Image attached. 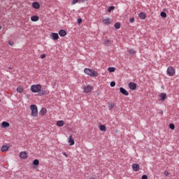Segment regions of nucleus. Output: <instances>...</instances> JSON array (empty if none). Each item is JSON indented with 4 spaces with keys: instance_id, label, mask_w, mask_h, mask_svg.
I'll return each instance as SVG.
<instances>
[{
    "instance_id": "nucleus-1",
    "label": "nucleus",
    "mask_w": 179,
    "mask_h": 179,
    "mask_svg": "<svg viewBox=\"0 0 179 179\" xmlns=\"http://www.w3.org/2000/svg\"><path fill=\"white\" fill-rule=\"evenodd\" d=\"M84 72L86 75H88L89 76H92V78H96L99 76V73H97V71L93 69L85 68L84 69Z\"/></svg>"
},
{
    "instance_id": "nucleus-2",
    "label": "nucleus",
    "mask_w": 179,
    "mask_h": 179,
    "mask_svg": "<svg viewBox=\"0 0 179 179\" xmlns=\"http://www.w3.org/2000/svg\"><path fill=\"white\" fill-rule=\"evenodd\" d=\"M41 90V85L36 84L31 86L32 93H38Z\"/></svg>"
},
{
    "instance_id": "nucleus-3",
    "label": "nucleus",
    "mask_w": 179,
    "mask_h": 179,
    "mask_svg": "<svg viewBox=\"0 0 179 179\" xmlns=\"http://www.w3.org/2000/svg\"><path fill=\"white\" fill-rule=\"evenodd\" d=\"M30 108L31 110V115L33 117H37V115H38V109H37V106L31 105Z\"/></svg>"
},
{
    "instance_id": "nucleus-4",
    "label": "nucleus",
    "mask_w": 179,
    "mask_h": 179,
    "mask_svg": "<svg viewBox=\"0 0 179 179\" xmlns=\"http://www.w3.org/2000/svg\"><path fill=\"white\" fill-rule=\"evenodd\" d=\"M166 73L168 76H174L176 75V69L173 66H169L167 69Z\"/></svg>"
},
{
    "instance_id": "nucleus-5",
    "label": "nucleus",
    "mask_w": 179,
    "mask_h": 179,
    "mask_svg": "<svg viewBox=\"0 0 179 179\" xmlns=\"http://www.w3.org/2000/svg\"><path fill=\"white\" fill-rule=\"evenodd\" d=\"M103 24H111L113 20L110 17L104 18L102 20Z\"/></svg>"
},
{
    "instance_id": "nucleus-6",
    "label": "nucleus",
    "mask_w": 179,
    "mask_h": 179,
    "mask_svg": "<svg viewBox=\"0 0 179 179\" xmlns=\"http://www.w3.org/2000/svg\"><path fill=\"white\" fill-rule=\"evenodd\" d=\"M50 38H52V40L57 41L58 40V38H59V35H58L57 33H52L50 34Z\"/></svg>"
},
{
    "instance_id": "nucleus-7",
    "label": "nucleus",
    "mask_w": 179,
    "mask_h": 179,
    "mask_svg": "<svg viewBox=\"0 0 179 179\" xmlns=\"http://www.w3.org/2000/svg\"><path fill=\"white\" fill-rule=\"evenodd\" d=\"M129 88L131 90H136V83L130 82L129 83Z\"/></svg>"
},
{
    "instance_id": "nucleus-8",
    "label": "nucleus",
    "mask_w": 179,
    "mask_h": 179,
    "mask_svg": "<svg viewBox=\"0 0 179 179\" xmlns=\"http://www.w3.org/2000/svg\"><path fill=\"white\" fill-rule=\"evenodd\" d=\"M120 93H122V94H124V96H129V92H128L127 90L124 89V87H120Z\"/></svg>"
},
{
    "instance_id": "nucleus-9",
    "label": "nucleus",
    "mask_w": 179,
    "mask_h": 179,
    "mask_svg": "<svg viewBox=\"0 0 179 179\" xmlns=\"http://www.w3.org/2000/svg\"><path fill=\"white\" fill-rule=\"evenodd\" d=\"M132 169L134 171H139L141 166L138 164H133Z\"/></svg>"
},
{
    "instance_id": "nucleus-10",
    "label": "nucleus",
    "mask_w": 179,
    "mask_h": 179,
    "mask_svg": "<svg viewBox=\"0 0 179 179\" xmlns=\"http://www.w3.org/2000/svg\"><path fill=\"white\" fill-rule=\"evenodd\" d=\"M32 8H34V9H40V3L37 1H34L32 3Z\"/></svg>"
},
{
    "instance_id": "nucleus-11",
    "label": "nucleus",
    "mask_w": 179,
    "mask_h": 179,
    "mask_svg": "<svg viewBox=\"0 0 179 179\" xmlns=\"http://www.w3.org/2000/svg\"><path fill=\"white\" fill-rule=\"evenodd\" d=\"M59 34L60 37H65V36H66V31L64 29H60L59 31Z\"/></svg>"
},
{
    "instance_id": "nucleus-12",
    "label": "nucleus",
    "mask_w": 179,
    "mask_h": 179,
    "mask_svg": "<svg viewBox=\"0 0 179 179\" xmlns=\"http://www.w3.org/2000/svg\"><path fill=\"white\" fill-rule=\"evenodd\" d=\"M84 92L85 93H90L92 92V86L87 85L84 87Z\"/></svg>"
},
{
    "instance_id": "nucleus-13",
    "label": "nucleus",
    "mask_w": 179,
    "mask_h": 179,
    "mask_svg": "<svg viewBox=\"0 0 179 179\" xmlns=\"http://www.w3.org/2000/svg\"><path fill=\"white\" fill-rule=\"evenodd\" d=\"M20 157H21V159H27V153H26V152H21L20 153Z\"/></svg>"
},
{
    "instance_id": "nucleus-14",
    "label": "nucleus",
    "mask_w": 179,
    "mask_h": 179,
    "mask_svg": "<svg viewBox=\"0 0 179 179\" xmlns=\"http://www.w3.org/2000/svg\"><path fill=\"white\" fill-rule=\"evenodd\" d=\"M138 17H140V19H142L143 20H145L146 19V14L141 12L138 14Z\"/></svg>"
},
{
    "instance_id": "nucleus-15",
    "label": "nucleus",
    "mask_w": 179,
    "mask_h": 179,
    "mask_svg": "<svg viewBox=\"0 0 179 179\" xmlns=\"http://www.w3.org/2000/svg\"><path fill=\"white\" fill-rule=\"evenodd\" d=\"M39 19H40V17H38V15H33L31 17V22H38Z\"/></svg>"
},
{
    "instance_id": "nucleus-16",
    "label": "nucleus",
    "mask_w": 179,
    "mask_h": 179,
    "mask_svg": "<svg viewBox=\"0 0 179 179\" xmlns=\"http://www.w3.org/2000/svg\"><path fill=\"white\" fill-rule=\"evenodd\" d=\"M69 143H70V146H73L75 145V141L72 138V136H70L69 138Z\"/></svg>"
},
{
    "instance_id": "nucleus-17",
    "label": "nucleus",
    "mask_w": 179,
    "mask_h": 179,
    "mask_svg": "<svg viewBox=\"0 0 179 179\" xmlns=\"http://www.w3.org/2000/svg\"><path fill=\"white\" fill-rule=\"evenodd\" d=\"M9 125H10V124L8 122H3L1 123L2 128H8V127H9Z\"/></svg>"
},
{
    "instance_id": "nucleus-18",
    "label": "nucleus",
    "mask_w": 179,
    "mask_h": 179,
    "mask_svg": "<svg viewBox=\"0 0 179 179\" xmlns=\"http://www.w3.org/2000/svg\"><path fill=\"white\" fill-rule=\"evenodd\" d=\"M128 52H129V55H131V56L135 55V54H136V51L134 49H129L128 50Z\"/></svg>"
},
{
    "instance_id": "nucleus-19",
    "label": "nucleus",
    "mask_w": 179,
    "mask_h": 179,
    "mask_svg": "<svg viewBox=\"0 0 179 179\" xmlns=\"http://www.w3.org/2000/svg\"><path fill=\"white\" fill-rule=\"evenodd\" d=\"M160 97H161L162 101H164V100H166V97H167V94H166V93H162L160 94Z\"/></svg>"
},
{
    "instance_id": "nucleus-20",
    "label": "nucleus",
    "mask_w": 179,
    "mask_h": 179,
    "mask_svg": "<svg viewBox=\"0 0 179 179\" xmlns=\"http://www.w3.org/2000/svg\"><path fill=\"white\" fill-rule=\"evenodd\" d=\"M40 114L41 115H44L47 114V109H45V108H42V109L40 111Z\"/></svg>"
},
{
    "instance_id": "nucleus-21",
    "label": "nucleus",
    "mask_w": 179,
    "mask_h": 179,
    "mask_svg": "<svg viewBox=\"0 0 179 179\" xmlns=\"http://www.w3.org/2000/svg\"><path fill=\"white\" fill-rule=\"evenodd\" d=\"M8 149H9V146H8V145H3L1 147V152H6V150H8Z\"/></svg>"
},
{
    "instance_id": "nucleus-22",
    "label": "nucleus",
    "mask_w": 179,
    "mask_h": 179,
    "mask_svg": "<svg viewBox=\"0 0 179 179\" xmlns=\"http://www.w3.org/2000/svg\"><path fill=\"white\" fill-rule=\"evenodd\" d=\"M57 127H64V121L62 120H59L57 122Z\"/></svg>"
},
{
    "instance_id": "nucleus-23",
    "label": "nucleus",
    "mask_w": 179,
    "mask_h": 179,
    "mask_svg": "<svg viewBox=\"0 0 179 179\" xmlns=\"http://www.w3.org/2000/svg\"><path fill=\"white\" fill-rule=\"evenodd\" d=\"M108 72H110V73L115 72V67H108Z\"/></svg>"
},
{
    "instance_id": "nucleus-24",
    "label": "nucleus",
    "mask_w": 179,
    "mask_h": 179,
    "mask_svg": "<svg viewBox=\"0 0 179 179\" xmlns=\"http://www.w3.org/2000/svg\"><path fill=\"white\" fill-rule=\"evenodd\" d=\"M17 92L18 93H23V87H17Z\"/></svg>"
},
{
    "instance_id": "nucleus-25",
    "label": "nucleus",
    "mask_w": 179,
    "mask_h": 179,
    "mask_svg": "<svg viewBox=\"0 0 179 179\" xmlns=\"http://www.w3.org/2000/svg\"><path fill=\"white\" fill-rule=\"evenodd\" d=\"M33 164L34 166H38V164H40V162L38 161V159H34L33 162Z\"/></svg>"
},
{
    "instance_id": "nucleus-26",
    "label": "nucleus",
    "mask_w": 179,
    "mask_h": 179,
    "mask_svg": "<svg viewBox=\"0 0 179 179\" xmlns=\"http://www.w3.org/2000/svg\"><path fill=\"white\" fill-rule=\"evenodd\" d=\"M115 27L116 28V29H120L121 28V24L120 23V22H116V23H115Z\"/></svg>"
},
{
    "instance_id": "nucleus-27",
    "label": "nucleus",
    "mask_w": 179,
    "mask_h": 179,
    "mask_svg": "<svg viewBox=\"0 0 179 179\" xmlns=\"http://www.w3.org/2000/svg\"><path fill=\"white\" fill-rule=\"evenodd\" d=\"M160 16H162V17H167V14L166 13V12L162 11L160 13Z\"/></svg>"
},
{
    "instance_id": "nucleus-28",
    "label": "nucleus",
    "mask_w": 179,
    "mask_h": 179,
    "mask_svg": "<svg viewBox=\"0 0 179 179\" xmlns=\"http://www.w3.org/2000/svg\"><path fill=\"white\" fill-rule=\"evenodd\" d=\"M99 129L101 130V131H106V126H104V125H103V124H100L99 125Z\"/></svg>"
},
{
    "instance_id": "nucleus-29",
    "label": "nucleus",
    "mask_w": 179,
    "mask_h": 179,
    "mask_svg": "<svg viewBox=\"0 0 179 179\" xmlns=\"http://www.w3.org/2000/svg\"><path fill=\"white\" fill-rule=\"evenodd\" d=\"M104 44L106 45H109V44H111V41H110V39H106L105 41H104Z\"/></svg>"
},
{
    "instance_id": "nucleus-30",
    "label": "nucleus",
    "mask_w": 179,
    "mask_h": 179,
    "mask_svg": "<svg viewBox=\"0 0 179 179\" xmlns=\"http://www.w3.org/2000/svg\"><path fill=\"white\" fill-rule=\"evenodd\" d=\"M115 105L114 103H109L108 107L109 110H111V109H113V107H115Z\"/></svg>"
},
{
    "instance_id": "nucleus-31",
    "label": "nucleus",
    "mask_w": 179,
    "mask_h": 179,
    "mask_svg": "<svg viewBox=\"0 0 179 179\" xmlns=\"http://www.w3.org/2000/svg\"><path fill=\"white\" fill-rule=\"evenodd\" d=\"M114 9H115V7H114V6H110V7L108 8V12H111V10H114Z\"/></svg>"
},
{
    "instance_id": "nucleus-32",
    "label": "nucleus",
    "mask_w": 179,
    "mask_h": 179,
    "mask_svg": "<svg viewBox=\"0 0 179 179\" xmlns=\"http://www.w3.org/2000/svg\"><path fill=\"white\" fill-rule=\"evenodd\" d=\"M169 128L170 129H174V128H176V126L174 125V124H169Z\"/></svg>"
},
{
    "instance_id": "nucleus-33",
    "label": "nucleus",
    "mask_w": 179,
    "mask_h": 179,
    "mask_svg": "<svg viewBox=\"0 0 179 179\" xmlns=\"http://www.w3.org/2000/svg\"><path fill=\"white\" fill-rule=\"evenodd\" d=\"M110 86L111 87H114L115 86V82L114 81L110 82Z\"/></svg>"
},
{
    "instance_id": "nucleus-34",
    "label": "nucleus",
    "mask_w": 179,
    "mask_h": 179,
    "mask_svg": "<svg viewBox=\"0 0 179 179\" xmlns=\"http://www.w3.org/2000/svg\"><path fill=\"white\" fill-rule=\"evenodd\" d=\"M79 2V0H73L72 1V5H75L76 3H78Z\"/></svg>"
},
{
    "instance_id": "nucleus-35",
    "label": "nucleus",
    "mask_w": 179,
    "mask_h": 179,
    "mask_svg": "<svg viewBox=\"0 0 179 179\" xmlns=\"http://www.w3.org/2000/svg\"><path fill=\"white\" fill-rule=\"evenodd\" d=\"M129 22H130V23H134V22H135V18H134V17L130 18Z\"/></svg>"
},
{
    "instance_id": "nucleus-36",
    "label": "nucleus",
    "mask_w": 179,
    "mask_h": 179,
    "mask_svg": "<svg viewBox=\"0 0 179 179\" xmlns=\"http://www.w3.org/2000/svg\"><path fill=\"white\" fill-rule=\"evenodd\" d=\"M8 44H9V45H13V44H15V43L12 41H8Z\"/></svg>"
},
{
    "instance_id": "nucleus-37",
    "label": "nucleus",
    "mask_w": 179,
    "mask_h": 179,
    "mask_svg": "<svg viewBox=\"0 0 179 179\" xmlns=\"http://www.w3.org/2000/svg\"><path fill=\"white\" fill-rule=\"evenodd\" d=\"M45 57H46L45 54H43L41 55V59H44V58H45Z\"/></svg>"
},
{
    "instance_id": "nucleus-38",
    "label": "nucleus",
    "mask_w": 179,
    "mask_h": 179,
    "mask_svg": "<svg viewBox=\"0 0 179 179\" xmlns=\"http://www.w3.org/2000/svg\"><path fill=\"white\" fill-rule=\"evenodd\" d=\"M141 179H148V176L143 175L142 177H141Z\"/></svg>"
},
{
    "instance_id": "nucleus-39",
    "label": "nucleus",
    "mask_w": 179,
    "mask_h": 179,
    "mask_svg": "<svg viewBox=\"0 0 179 179\" xmlns=\"http://www.w3.org/2000/svg\"><path fill=\"white\" fill-rule=\"evenodd\" d=\"M164 174V176H166V177H167L169 176V173L168 171H165Z\"/></svg>"
},
{
    "instance_id": "nucleus-40",
    "label": "nucleus",
    "mask_w": 179,
    "mask_h": 179,
    "mask_svg": "<svg viewBox=\"0 0 179 179\" xmlns=\"http://www.w3.org/2000/svg\"><path fill=\"white\" fill-rule=\"evenodd\" d=\"M78 24H80V23H82V19H78Z\"/></svg>"
},
{
    "instance_id": "nucleus-41",
    "label": "nucleus",
    "mask_w": 179,
    "mask_h": 179,
    "mask_svg": "<svg viewBox=\"0 0 179 179\" xmlns=\"http://www.w3.org/2000/svg\"><path fill=\"white\" fill-rule=\"evenodd\" d=\"M45 94V92H42L41 94H40V96H44Z\"/></svg>"
},
{
    "instance_id": "nucleus-42",
    "label": "nucleus",
    "mask_w": 179,
    "mask_h": 179,
    "mask_svg": "<svg viewBox=\"0 0 179 179\" xmlns=\"http://www.w3.org/2000/svg\"><path fill=\"white\" fill-rule=\"evenodd\" d=\"M87 0H79V2H86Z\"/></svg>"
},
{
    "instance_id": "nucleus-43",
    "label": "nucleus",
    "mask_w": 179,
    "mask_h": 179,
    "mask_svg": "<svg viewBox=\"0 0 179 179\" xmlns=\"http://www.w3.org/2000/svg\"><path fill=\"white\" fill-rule=\"evenodd\" d=\"M159 114H163V111H160V112H159Z\"/></svg>"
},
{
    "instance_id": "nucleus-44",
    "label": "nucleus",
    "mask_w": 179,
    "mask_h": 179,
    "mask_svg": "<svg viewBox=\"0 0 179 179\" xmlns=\"http://www.w3.org/2000/svg\"><path fill=\"white\" fill-rule=\"evenodd\" d=\"M64 156H66V153H64Z\"/></svg>"
},
{
    "instance_id": "nucleus-45",
    "label": "nucleus",
    "mask_w": 179,
    "mask_h": 179,
    "mask_svg": "<svg viewBox=\"0 0 179 179\" xmlns=\"http://www.w3.org/2000/svg\"><path fill=\"white\" fill-rule=\"evenodd\" d=\"M1 29H2V27L0 26V30H1Z\"/></svg>"
},
{
    "instance_id": "nucleus-46",
    "label": "nucleus",
    "mask_w": 179,
    "mask_h": 179,
    "mask_svg": "<svg viewBox=\"0 0 179 179\" xmlns=\"http://www.w3.org/2000/svg\"><path fill=\"white\" fill-rule=\"evenodd\" d=\"M8 69H12V68H10V67H9Z\"/></svg>"
},
{
    "instance_id": "nucleus-47",
    "label": "nucleus",
    "mask_w": 179,
    "mask_h": 179,
    "mask_svg": "<svg viewBox=\"0 0 179 179\" xmlns=\"http://www.w3.org/2000/svg\"><path fill=\"white\" fill-rule=\"evenodd\" d=\"M0 101H1V99H0Z\"/></svg>"
}]
</instances>
